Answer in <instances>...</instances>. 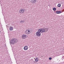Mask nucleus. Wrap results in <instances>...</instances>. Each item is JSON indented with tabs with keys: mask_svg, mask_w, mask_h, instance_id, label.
Here are the masks:
<instances>
[{
	"mask_svg": "<svg viewBox=\"0 0 64 64\" xmlns=\"http://www.w3.org/2000/svg\"><path fill=\"white\" fill-rule=\"evenodd\" d=\"M22 21H23L22 22H23V23H24V21L23 20Z\"/></svg>",
	"mask_w": 64,
	"mask_h": 64,
	"instance_id": "19",
	"label": "nucleus"
},
{
	"mask_svg": "<svg viewBox=\"0 0 64 64\" xmlns=\"http://www.w3.org/2000/svg\"><path fill=\"white\" fill-rule=\"evenodd\" d=\"M39 31V30H38V32H37L36 33L37 36H41V33Z\"/></svg>",
	"mask_w": 64,
	"mask_h": 64,
	"instance_id": "3",
	"label": "nucleus"
},
{
	"mask_svg": "<svg viewBox=\"0 0 64 64\" xmlns=\"http://www.w3.org/2000/svg\"><path fill=\"white\" fill-rule=\"evenodd\" d=\"M58 7H61V4H58Z\"/></svg>",
	"mask_w": 64,
	"mask_h": 64,
	"instance_id": "12",
	"label": "nucleus"
},
{
	"mask_svg": "<svg viewBox=\"0 0 64 64\" xmlns=\"http://www.w3.org/2000/svg\"><path fill=\"white\" fill-rule=\"evenodd\" d=\"M24 50H26L28 49V48H24Z\"/></svg>",
	"mask_w": 64,
	"mask_h": 64,
	"instance_id": "15",
	"label": "nucleus"
},
{
	"mask_svg": "<svg viewBox=\"0 0 64 64\" xmlns=\"http://www.w3.org/2000/svg\"><path fill=\"white\" fill-rule=\"evenodd\" d=\"M5 45H6V44H5Z\"/></svg>",
	"mask_w": 64,
	"mask_h": 64,
	"instance_id": "23",
	"label": "nucleus"
},
{
	"mask_svg": "<svg viewBox=\"0 0 64 64\" xmlns=\"http://www.w3.org/2000/svg\"><path fill=\"white\" fill-rule=\"evenodd\" d=\"M38 31H40L41 33H44L45 32V30L44 28H40L38 30Z\"/></svg>",
	"mask_w": 64,
	"mask_h": 64,
	"instance_id": "2",
	"label": "nucleus"
},
{
	"mask_svg": "<svg viewBox=\"0 0 64 64\" xmlns=\"http://www.w3.org/2000/svg\"><path fill=\"white\" fill-rule=\"evenodd\" d=\"M49 60H51L52 59V58H49Z\"/></svg>",
	"mask_w": 64,
	"mask_h": 64,
	"instance_id": "16",
	"label": "nucleus"
},
{
	"mask_svg": "<svg viewBox=\"0 0 64 64\" xmlns=\"http://www.w3.org/2000/svg\"><path fill=\"white\" fill-rule=\"evenodd\" d=\"M53 10L54 11H56V8H53Z\"/></svg>",
	"mask_w": 64,
	"mask_h": 64,
	"instance_id": "11",
	"label": "nucleus"
},
{
	"mask_svg": "<svg viewBox=\"0 0 64 64\" xmlns=\"http://www.w3.org/2000/svg\"><path fill=\"white\" fill-rule=\"evenodd\" d=\"M24 11H25V10H24L23 9H20L19 11V12L21 14L22 13H23L24 12Z\"/></svg>",
	"mask_w": 64,
	"mask_h": 64,
	"instance_id": "4",
	"label": "nucleus"
},
{
	"mask_svg": "<svg viewBox=\"0 0 64 64\" xmlns=\"http://www.w3.org/2000/svg\"><path fill=\"white\" fill-rule=\"evenodd\" d=\"M36 2V0H32V3H35Z\"/></svg>",
	"mask_w": 64,
	"mask_h": 64,
	"instance_id": "7",
	"label": "nucleus"
},
{
	"mask_svg": "<svg viewBox=\"0 0 64 64\" xmlns=\"http://www.w3.org/2000/svg\"><path fill=\"white\" fill-rule=\"evenodd\" d=\"M13 27H12L11 26H10L9 28V30L10 31H12V30H13Z\"/></svg>",
	"mask_w": 64,
	"mask_h": 64,
	"instance_id": "10",
	"label": "nucleus"
},
{
	"mask_svg": "<svg viewBox=\"0 0 64 64\" xmlns=\"http://www.w3.org/2000/svg\"><path fill=\"white\" fill-rule=\"evenodd\" d=\"M44 30L45 31V32H47L48 31V29H49V28H44Z\"/></svg>",
	"mask_w": 64,
	"mask_h": 64,
	"instance_id": "6",
	"label": "nucleus"
},
{
	"mask_svg": "<svg viewBox=\"0 0 64 64\" xmlns=\"http://www.w3.org/2000/svg\"><path fill=\"white\" fill-rule=\"evenodd\" d=\"M32 30H31V31H32Z\"/></svg>",
	"mask_w": 64,
	"mask_h": 64,
	"instance_id": "21",
	"label": "nucleus"
},
{
	"mask_svg": "<svg viewBox=\"0 0 64 64\" xmlns=\"http://www.w3.org/2000/svg\"><path fill=\"white\" fill-rule=\"evenodd\" d=\"M17 42H18V40H17Z\"/></svg>",
	"mask_w": 64,
	"mask_h": 64,
	"instance_id": "22",
	"label": "nucleus"
},
{
	"mask_svg": "<svg viewBox=\"0 0 64 64\" xmlns=\"http://www.w3.org/2000/svg\"><path fill=\"white\" fill-rule=\"evenodd\" d=\"M63 11H64V10H63Z\"/></svg>",
	"mask_w": 64,
	"mask_h": 64,
	"instance_id": "20",
	"label": "nucleus"
},
{
	"mask_svg": "<svg viewBox=\"0 0 64 64\" xmlns=\"http://www.w3.org/2000/svg\"><path fill=\"white\" fill-rule=\"evenodd\" d=\"M22 39H25L26 37V35L24 34L22 36Z\"/></svg>",
	"mask_w": 64,
	"mask_h": 64,
	"instance_id": "5",
	"label": "nucleus"
},
{
	"mask_svg": "<svg viewBox=\"0 0 64 64\" xmlns=\"http://www.w3.org/2000/svg\"><path fill=\"white\" fill-rule=\"evenodd\" d=\"M22 22H23V20L21 21L20 22V23H22Z\"/></svg>",
	"mask_w": 64,
	"mask_h": 64,
	"instance_id": "17",
	"label": "nucleus"
},
{
	"mask_svg": "<svg viewBox=\"0 0 64 64\" xmlns=\"http://www.w3.org/2000/svg\"><path fill=\"white\" fill-rule=\"evenodd\" d=\"M16 41H17V39L15 38H12L10 40V43L12 44H14L16 42H16Z\"/></svg>",
	"mask_w": 64,
	"mask_h": 64,
	"instance_id": "1",
	"label": "nucleus"
},
{
	"mask_svg": "<svg viewBox=\"0 0 64 64\" xmlns=\"http://www.w3.org/2000/svg\"><path fill=\"white\" fill-rule=\"evenodd\" d=\"M36 62H38L39 61V59L38 58H36L35 60Z\"/></svg>",
	"mask_w": 64,
	"mask_h": 64,
	"instance_id": "9",
	"label": "nucleus"
},
{
	"mask_svg": "<svg viewBox=\"0 0 64 64\" xmlns=\"http://www.w3.org/2000/svg\"><path fill=\"white\" fill-rule=\"evenodd\" d=\"M28 32L27 30H26V34H29V32Z\"/></svg>",
	"mask_w": 64,
	"mask_h": 64,
	"instance_id": "13",
	"label": "nucleus"
},
{
	"mask_svg": "<svg viewBox=\"0 0 64 64\" xmlns=\"http://www.w3.org/2000/svg\"><path fill=\"white\" fill-rule=\"evenodd\" d=\"M27 30V31L28 32H30V31L29 30Z\"/></svg>",
	"mask_w": 64,
	"mask_h": 64,
	"instance_id": "18",
	"label": "nucleus"
},
{
	"mask_svg": "<svg viewBox=\"0 0 64 64\" xmlns=\"http://www.w3.org/2000/svg\"><path fill=\"white\" fill-rule=\"evenodd\" d=\"M56 12V14H60L62 13V12L60 11H57Z\"/></svg>",
	"mask_w": 64,
	"mask_h": 64,
	"instance_id": "8",
	"label": "nucleus"
},
{
	"mask_svg": "<svg viewBox=\"0 0 64 64\" xmlns=\"http://www.w3.org/2000/svg\"><path fill=\"white\" fill-rule=\"evenodd\" d=\"M24 48H28V46H25Z\"/></svg>",
	"mask_w": 64,
	"mask_h": 64,
	"instance_id": "14",
	"label": "nucleus"
}]
</instances>
